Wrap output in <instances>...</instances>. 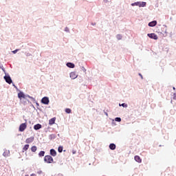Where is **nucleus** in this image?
I'll list each match as a JSON object with an SVG mask.
<instances>
[{
	"mask_svg": "<svg viewBox=\"0 0 176 176\" xmlns=\"http://www.w3.org/2000/svg\"><path fill=\"white\" fill-rule=\"evenodd\" d=\"M44 162L48 164H52L54 162L53 157L51 155H45L44 157Z\"/></svg>",
	"mask_w": 176,
	"mask_h": 176,
	"instance_id": "1",
	"label": "nucleus"
},
{
	"mask_svg": "<svg viewBox=\"0 0 176 176\" xmlns=\"http://www.w3.org/2000/svg\"><path fill=\"white\" fill-rule=\"evenodd\" d=\"M4 80H6V83H8V85H12V83H13V80H12V78L9 74H6L4 76Z\"/></svg>",
	"mask_w": 176,
	"mask_h": 176,
	"instance_id": "2",
	"label": "nucleus"
},
{
	"mask_svg": "<svg viewBox=\"0 0 176 176\" xmlns=\"http://www.w3.org/2000/svg\"><path fill=\"white\" fill-rule=\"evenodd\" d=\"M50 100H49V97L45 96L41 99V103L44 105H49Z\"/></svg>",
	"mask_w": 176,
	"mask_h": 176,
	"instance_id": "3",
	"label": "nucleus"
},
{
	"mask_svg": "<svg viewBox=\"0 0 176 176\" xmlns=\"http://www.w3.org/2000/svg\"><path fill=\"white\" fill-rule=\"evenodd\" d=\"M26 129H27V124L26 123H22L19 126V131H21V133H23V131H24V130H25Z\"/></svg>",
	"mask_w": 176,
	"mask_h": 176,
	"instance_id": "4",
	"label": "nucleus"
},
{
	"mask_svg": "<svg viewBox=\"0 0 176 176\" xmlns=\"http://www.w3.org/2000/svg\"><path fill=\"white\" fill-rule=\"evenodd\" d=\"M147 36H148V38H151V39H155V41H157V35H156L155 33L148 34Z\"/></svg>",
	"mask_w": 176,
	"mask_h": 176,
	"instance_id": "5",
	"label": "nucleus"
},
{
	"mask_svg": "<svg viewBox=\"0 0 176 176\" xmlns=\"http://www.w3.org/2000/svg\"><path fill=\"white\" fill-rule=\"evenodd\" d=\"M50 153L51 156H53L54 157H55V156H57V151H56V150H54V148L50 149Z\"/></svg>",
	"mask_w": 176,
	"mask_h": 176,
	"instance_id": "6",
	"label": "nucleus"
},
{
	"mask_svg": "<svg viewBox=\"0 0 176 176\" xmlns=\"http://www.w3.org/2000/svg\"><path fill=\"white\" fill-rule=\"evenodd\" d=\"M70 78L71 79H76L78 78V74L75 72H72L70 73Z\"/></svg>",
	"mask_w": 176,
	"mask_h": 176,
	"instance_id": "7",
	"label": "nucleus"
},
{
	"mask_svg": "<svg viewBox=\"0 0 176 176\" xmlns=\"http://www.w3.org/2000/svg\"><path fill=\"white\" fill-rule=\"evenodd\" d=\"M157 21H152L151 22H149L148 25V27H155L157 25Z\"/></svg>",
	"mask_w": 176,
	"mask_h": 176,
	"instance_id": "8",
	"label": "nucleus"
},
{
	"mask_svg": "<svg viewBox=\"0 0 176 176\" xmlns=\"http://www.w3.org/2000/svg\"><path fill=\"white\" fill-rule=\"evenodd\" d=\"M25 94H24V92L23 91H20L19 94H18V98L21 100L22 98H24L25 99Z\"/></svg>",
	"mask_w": 176,
	"mask_h": 176,
	"instance_id": "9",
	"label": "nucleus"
},
{
	"mask_svg": "<svg viewBox=\"0 0 176 176\" xmlns=\"http://www.w3.org/2000/svg\"><path fill=\"white\" fill-rule=\"evenodd\" d=\"M109 148L111 149V151H115V149H116V144L111 143L109 146Z\"/></svg>",
	"mask_w": 176,
	"mask_h": 176,
	"instance_id": "10",
	"label": "nucleus"
},
{
	"mask_svg": "<svg viewBox=\"0 0 176 176\" xmlns=\"http://www.w3.org/2000/svg\"><path fill=\"white\" fill-rule=\"evenodd\" d=\"M67 67H68V68H75V64H74L73 63L71 62H68L66 63Z\"/></svg>",
	"mask_w": 176,
	"mask_h": 176,
	"instance_id": "11",
	"label": "nucleus"
},
{
	"mask_svg": "<svg viewBox=\"0 0 176 176\" xmlns=\"http://www.w3.org/2000/svg\"><path fill=\"white\" fill-rule=\"evenodd\" d=\"M34 129L35 130H41V129H42V124H36L34 126Z\"/></svg>",
	"mask_w": 176,
	"mask_h": 176,
	"instance_id": "12",
	"label": "nucleus"
},
{
	"mask_svg": "<svg viewBox=\"0 0 176 176\" xmlns=\"http://www.w3.org/2000/svg\"><path fill=\"white\" fill-rule=\"evenodd\" d=\"M10 153V151L9 150H5V151L3 153V156H4V157H9Z\"/></svg>",
	"mask_w": 176,
	"mask_h": 176,
	"instance_id": "13",
	"label": "nucleus"
},
{
	"mask_svg": "<svg viewBox=\"0 0 176 176\" xmlns=\"http://www.w3.org/2000/svg\"><path fill=\"white\" fill-rule=\"evenodd\" d=\"M26 144H31V142H34V137H30L26 140Z\"/></svg>",
	"mask_w": 176,
	"mask_h": 176,
	"instance_id": "14",
	"label": "nucleus"
},
{
	"mask_svg": "<svg viewBox=\"0 0 176 176\" xmlns=\"http://www.w3.org/2000/svg\"><path fill=\"white\" fill-rule=\"evenodd\" d=\"M134 159L135 162H137L138 163H141L142 162V160H141V157H140V156L138 155H135Z\"/></svg>",
	"mask_w": 176,
	"mask_h": 176,
	"instance_id": "15",
	"label": "nucleus"
},
{
	"mask_svg": "<svg viewBox=\"0 0 176 176\" xmlns=\"http://www.w3.org/2000/svg\"><path fill=\"white\" fill-rule=\"evenodd\" d=\"M55 122H56V118H51L49 120V124H50V126H52V124H54Z\"/></svg>",
	"mask_w": 176,
	"mask_h": 176,
	"instance_id": "16",
	"label": "nucleus"
},
{
	"mask_svg": "<svg viewBox=\"0 0 176 176\" xmlns=\"http://www.w3.org/2000/svg\"><path fill=\"white\" fill-rule=\"evenodd\" d=\"M145 6H146V2L140 1V4H139V7L140 8H145Z\"/></svg>",
	"mask_w": 176,
	"mask_h": 176,
	"instance_id": "17",
	"label": "nucleus"
},
{
	"mask_svg": "<svg viewBox=\"0 0 176 176\" xmlns=\"http://www.w3.org/2000/svg\"><path fill=\"white\" fill-rule=\"evenodd\" d=\"M27 98H30V100L35 101V98H34L32 96H30V95H25V100H27Z\"/></svg>",
	"mask_w": 176,
	"mask_h": 176,
	"instance_id": "18",
	"label": "nucleus"
},
{
	"mask_svg": "<svg viewBox=\"0 0 176 176\" xmlns=\"http://www.w3.org/2000/svg\"><path fill=\"white\" fill-rule=\"evenodd\" d=\"M49 139L50 140H56V135L55 134H51L49 135Z\"/></svg>",
	"mask_w": 176,
	"mask_h": 176,
	"instance_id": "19",
	"label": "nucleus"
},
{
	"mask_svg": "<svg viewBox=\"0 0 176 176\" xmlns=\"http://www.w3.org/2000/svg\"><path fill=\"white\" fill-rule=\"evenodd\" d=\"M38 156L39 157H43V156H45V151H40L38 153Z\"/></svg>",
	"mask_w": 176,
	"mask_h": 176,
	"instance_id": "20",
	"label": "nucleus"
},
{
	"mask_svg": "<svg viewBox=\"0 0 176 176\" xmlns=\"http://www.w3.org/2000/svg\"><path fill=\"white\" fill-rule=\"evenodd\" d=\"M37 174H38V175H41V176H45V173H43V171H42V170H39L37 171Z\"/></svg>",
	"mask_w": 176,
	"mask_h": 176,
	"instance_id": "21",
	"label": "nucleus"
},
{
	"mask_svg": "<svg viewBox=\"0 0 176 176\" xmlns=\"http://www.w3.org/2000/svg\"><path fill=\"white\" fill-rule=\"evenodd\" d=\"M140 1H137L131 3V6H140Z\"/></svg>",
	"mask_w": 176,
	"mask_h": 176,
	"instance_id": "22",
	"label": "nucleus"
},
{
	"mask_svg": "<svg viewBox=\"0 0 176 176\" xmlns=\"http://www.w3.org/2000/svg\"><path fill=\"white\" fill-rule=\"evenodd\" d=\"M119 107H122L123 108H127L128 105L126 103H122V104H119Z\"/></svg>",
	"mask_w": 176,
	"mask_h": 176,
	"instance_id": "23",
	"label": "nucleus"
},
{
	"mask_svg": "<svg viewBox=\"0 0 176 176\" xmlns=\"http://www.w3.org/2000/svg\"><path fill=\"white\" fill-rule=\"evenodd\" d=\"M0 68L4 72L5 75H6V71L5 70V68H3V65L0 64Z\"/></svg>",
	"mask_w": 176,
	"mask_h": 176,
	"instance_id": "24",
	"label": "nucleus"
},
{
	"mask_svg": "<svg viewBox=\"0 0 176 176\" xmlns=\"http://www.w3.org/2000/svg\"><path fill=\"white\" fill-rule=\"evenodd\" d=\"M63 146H59L58 148V151L59 152V153H63Z\"/></svg>",
	"mask_w": 176,
	"mask_h": 176,
	"instance_id": "25",
	"label": "nucleus"
},
{
	"mask_svg": "<svg viewBox=\"0 0 176 176\" xmlns=\"http://www.w3.org/2000/svg\"><path fill=\"white\" fill-rule=\"evenodd\" d=\"M30 148V144H25L23 147V151H27Z\"/></svg>",
	"mask_w": 176,
	"mask_h": 176,
	"instance_id": "26",
	"label": "nucleus"
},
{
	"mask_svg": "<svg viewBox=\"0 0 176 176\" xmlns=\"http://www.w3.org/2000/svg\"><path fill=\"white\" fill-rule=\"evenodd\" d=\"M32 152H36V146H32L31 148Z\"/></svg>",
	"mask_w": 176,
	"mask_h": 176,
	"instance_id": "27",
	"label": "nucleus"
},
{
	"mask_svg": "<svg viewBox=\"0 0 176 176\" xmlns=\"http://www.w3.org/2000/svg\"><path fill=\"white\" fill-rule=\"evenodd\" d=\"M116 38L118 39V41H120L122 39V36L120 34H117Z\"/></svg>",
	"mask_w": 176,
	"mask_h": 176,
	"instance_id": "28",
	"label": "nucleus"
},
{
	"mask_svg": "<svg viewBox=\"0 0 176 176\" xmlns=\"http://www.w3.org/2000/svg\"><path fill=\"white\" fill-rule=\"evenodd\" d=\"M115 121L116 122H122V118H119V117H116L115 118Z\"/></svg>",
	"mask_w": 176,
	"mask_h": 176,
	"instance_id": "29",
	"label": "nucleus"
},
{
	"mask_svg": "<svg viewBox=\"0 0 176 176\" xmlns=\"http://www.w3.org/2000/svg\"><path fill=\"white\" fill-rule=\"evenodd\" d=\"M66 113H71V109H65Z\"/></svg>",
	"mask_w": 176,
	"mask_h": 176,
	"instance_id": "30",
	"label": "nucleus"
},
{
	"mask_svg": "<svg viewBox=\"0 0 176 176\" xmlns=\"http://www.w3.org/2000/svg\"><path fill=\"white\" fill-rule=\"evenodd\" d=\"M65 32L69 33V28H68V27H66V28H65Z\"/></svg>",
	"mask_w": 176,
	"mask_h": 176,
	"instance_id": "31",
	"label": "nucleus"
},
{
	"mask_svg": "<svg viewBox=\"0 0 176 176\" xmlns=\"http://www.w3.org/2000/svg\"><path fill=\"white\" fill-rule=\"evenodd\" d=\"M19 50H20L16 49V50L12 51L13 54H16V53H17V52H19Z\"/></svg>",
	"mask_w": 176,
	"mask_h": 176,
	"instance_id": "32",
	"label": "nucleus"
},
{
	"mask_svg": "<svg viewBox=\"0 0 176 176\" xmlns=\"http://www.w3.org/2000/svg\"><path fill=\"white\" fill-rule=\"evenodd\" d=\"M82 71H83L84 72H86V69H85V67H81Z\"/></svg>",
	"mask_w": 176,
	"mask_h": 176,
	"instance_id": "33",
	"label": "nucleus"
},
{
	"mask_svg": "<svg viewBox=\"0 0 176 176\" xmlns=\"http://www.w3.org/2000/svg\"><path fill=\"white\" fill-rule=\"evenodd\" d=\"M173 100H176V92L173 94Z\"/></svg>",
	"mask_w": 176,
	"mask_h": 176,
	"instance_id": "34",
	"label": "nucleus"
},
{
	"mask_svg": "<svg viewBox=\"0 0 176 176\" xmlns=\"http://www.w3.org/2000/svg\"><path fill=\"white\" fill-rule=\"evenodd\" d=\"M30 176H36V175L34 174V173H32V174L30 175Z\"/></svg>",
	"mask_w": 176,
	"mask_h": 176,
	"instance_id": "35",
	"label": "nucleus"
},
{
	"mask_svg": "<svg viewBox=\"0 0 176 176\" xmlns=\"http://www.w3.org/2000/svg\"><path fill=\"white\" fill-rule=\"evenodd\" d=\"M12 86H14V87H15V89H17V87H16V86H15V85H14V84H13V83H12Z\"/></svg>",
	"mask_w": 176,
	"mask_h": 176,
	"instance_id": "36",
	"label": "nucleus"
},
{
	"mask_svg": "<svg viewBox=\"0 0 176 176\" xmlns=\"http://www.w3.org/2000/svg\"><path fill=\"white\" fill-rule=\"evenodd\" d=\"M139 75H140V76L141 77V78L142 79V74H139Z\"/></svg>",
	"mask_w": 176,
	"mask_h": 176,
	"instance_id": "37",
	"label": "nucleus"
},
{
	"mask_svg": "<svg viewBox=\"0 0 176 176\" xmlns=\"http://www.w3.org/2000/svg\"><path fill=\"white\" fill-rule=\"evenodd\" d=\"M36 105H37V107H39V103L36 102Z\"/></svg>",
	"mask_w": 176,
	"mask_h": 176,
	"instance_id": "38",
	"label": "nucleus"
},
{
	"mask_svg": "<svg viewBox=\"0 0 176 176\" xmlns=\"http://www.w3.org/2000/svg\"><path fill=\"white\" fill-rule=\"evenodd\" d=\"M104 114L106 115V116H108V113L104 111Z\"/></svg>",
	"mask_w": 176,
	"mask_h": 176,
	"instance_id": "39",
	"label": "nucleus"
},
{
	"mask_svg": "<svg viewBox=\"0 0 176 176\" xmlns=\"http://www.w3.org/2000/svg\"><path fill=\"white\" fill-rule=\"evenodd\" d=\"M91 25H96V23H91Z\"/></svg>",
	"mask_w": 176,
	"mask_h": 176,
	"instance_id": "40",
	"label": "nucleus"
},
{
	"mask_svg": "<svg viewBox=\"0 0 176 176\" xmlns=\"http://www.w3.org/2000/svg\"><path fill=\"white\" fill-rule=\"evenodd\" d=\"M75 153H76V152H75V151H73V155H75Z\"/></svg>",
	"mask_w": 176,
	"mask_h": 176,
	"instance_id": "41",
	"label": "nucleus"
},
{
	"mask_svg": "<svg viewBox=\"0 0 176 176\" xmlns=\"http://www.w3.org/2000/svg\"><path fill=\"white\" fill-rule=\"evenodd\" d=\"M165 34H167V30H165Z\"/></svg>",
	"mask_w": 176,
	"mask_h": 176,
	"instance_id": "42",
	"label": "nucleus"
},
{
	"mask_svg": "<svg viewBox=\"0 0 176 176\" xmlns=\"http://www.w3.org/2000/svg\"><path fill=\"white\" fill-rule=\"evenodd\" d=\"M173 90H175V87H173Z\"/></svg>",
	"mask_w": 176,
	"mask_h": 176,
	"instance_id": "43",
	"label": "nucleus"
},
{
	"mask_svg": "<svg viewBox=\"0 0 176 176\" xmlns=\"http://www.w3.org/2000/svg\"><path fill=\"white\" fill-rule=\"evenodd\" d=\"M107 1H108V0H104V2H107Z\"/></svg>",
	"mask_w": 176,
	"mask_h": 176,
	"instance_id": "44",
	"label": "nucleus"
},
{
	"mask_svg": "<svg viewBox=\"0 0 176 176\" xmlns=\"http://www.w3.org/2000/svg\"><path fill=\"white\" fill-rule=\"evenodd\" d=\"M27 56H30V54H28Z\"/></svg>",
	"mask_w": 176,
	"mask_h": 176,
	"instance_id": "45",
	"label": "nucleus"
},
{
	"mask_svg": "<svg viewBox=\"0 0 176 176\" xmlns=\"http://www.w3.org/2000/svg\"><path fill=\"white\" fill-rule=\"evenodd\" d=\"M33 108H35V107L34 105H32Z\"/></svg>",
	"mask_w": 176,
	"mask_h": 176,
	"instance_id": "46",
	"label": "nucleus"
},
{
	"mask_svg": "<svg viewBox=\"0 0 176 176\" xmlns=\"http://www.w3.org/2000/svg\"><path fill=\"white\" fill-rule=\"evenodd\" d=\"M164 26L167 27L166 25H164Z\"/></svg>",
	"mask_w": 176,
	"mask_h": 176,
	"instance_id": "47",
	"label": "nucleus"
}]
</instances>
